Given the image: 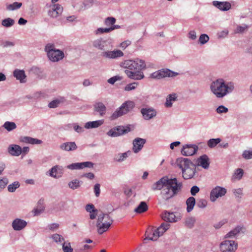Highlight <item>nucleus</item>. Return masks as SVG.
<instances>
[{"mask_svg":"<svg viewBox=\"0 0 252 252\" xmlns=\"http://www.w3.org/2000/svg\"><path fill=\"white\" fill-rule=\"evenodd\" d=\"M123 67L126 68L125 73L128 78L134 80H141L144 77L141 70L146 68L145 62L138 59L135 60H126L123 63Z\"/></svg>","mask_w":252,"mask_h":252,"instance_id":"f257e3e1","label":"nucleus"},{"mask_svg":"<svg viewBox=\"0 0 252 252\" xmlns=\"http://www.w3.org/2000/svg\"><path fill=\"white\" fill-rule=\"evenodd\" d=\"M210 89L217 98H222L231 93L234 89V86L232 82L225 83L223 79H219L212 82Z\"/></svg>","mask_w":252,"mask_h":252,"instance_id":"f03ea898","label":"nucleus"},{"mask_svg":"<svg viewBox=\"0 0 252 252\" xmlns=\"http://www.w3.org/2000/svg\"><path fill=\"white\" fill-rule=\"evenodd\" d=\"M176 163L182 169L183 177L185 179L188 180L193 177L196 172V164L188 158H177Z\"/></svg>","mask_w":252,"mask_h":252,"instance_id":"7ed1b4c3","label":"nucleus"},{"mask_svg":"<svg viewBox=\"0 0 252 252\" xmlns=\"http://www.w3.org/2000/svg\"><path fill=\"white\" fill-rule=\"evenodd\" d=\"M113 222V220L108 213L101 212L99 214L96 224L98 233L101 235L107 231Z\"/></svg>","mask_w":252,"mask_h":252,"instance_id":"20e7f679","label":"nucleus"},{"mask_svg":"<svg viewBox=\"0 0 252 252\" xmlns=\"http://www.w3.org/2000/svg\"><path fill=\"white\" fill-rule=\"evenodd\" d=\"M182 187V183L178 182L176 179V181H173L170 187H165L162 190L161 194L163 199L167 201L176 195L181 190Z\"/></svg>","mask_w":252,"mask_h":252,"instance_id":"39448f33","label":"nucleus"},{"mask_svg":"<svg viewBox=\"0 0 252 252\" xmlns=\"http://www.w3.org/2000/svg\"><path fill=\"white\" fill-rule=\"evenodd\" d=\"M45 51L47 52L49 59L53 62L62 60L64 56V53L62 51L55 49L54 44H47L45 46Z\"/></svg>","mask_w":252,"mask_h":252,"instance_id":"423d86ee","label":"nucleus"},{"mask_svg":"<svg viewBox=\"0 0 252 252\" xmlns=\"http://www.w3.org/2000/svg\"><path fill=\"white\" fill-rule=\"evenodd\" d=\"M134 103L133 101H126L111 115L109 118L110 120L111 121L115 120L127 113L134 108Z\"/></svg>","mask_w":252,"mask_h":252,"instance_id":"0eeeda50","label":"nucleus"},{"mask_svg":"<svg viewBox=\"0 0 252 252\" xmlns=\"http://www.w3.org/2000/svg\"><path fill=\"white\" fill-rule=\"evenodd\" d=\"M176 181V178L169 179L167 176L163 177L153 185L152 189L153 190H160L163 188L170 187L173 181Z\"/></svg>","mask_w":252,"mask_h":252,"instance_id":"6e6552de","label":"nucleus"},{"mask_svg":"<svg viewBox=\"0 0 252 252\" xmlns=\"http://www.w3.org/2000/svg\"><path fill=\"white\" fill-rule=\"evenodd\" d=\"M130 131V128L129 126H119L109 130L107 132V134L109 136L115 137L127 133Z\"/></svg>","mask_w":252,"mask_h":252,"instance_id":"1a4fd4ad","label":"nucleus"},{"mask_svg":"<svg viewBox=\"0 0 252 252\" xmlns=\"http://www.w3.org/2000/svg\"><path fill=\"white\" fill-rule=\"evenodd\" d=\"M178 75V73L171 71L168 69H162L153 73L151 77L154 79H159L166 77H174Z\"/></svg>","mask_w":252,"mask_h":252,"instance_id":"9d476101","label":"nucleus"},{"mask_svg":"<svg viewBox=\"0 0 252 252\" xmlns=\"http://www.w3.org/2000/svg\"><path fill=\"white\" fill-rule=\"evenodd\" d=\"M227 190L224 188L217 186L213 189L210 192V198L212 202H215L217 198L225 195Z\"/></svg>","mask_w":252,"mask_h":252,"instance_id":"9b49d317","label":"nucleus"},{"mask_svg":"<svg viewBox=\"0 0 252 252\" xmlns=\"http://www.w3.org/2000/svg\"><path fill=\"white\" fill-rule=\"evenodd\" d=\"M237 248V243L234 241L225 240L220 244L221 252H234Z\"/></svg>","mask_w":252,"mask_h":252,"instance_id":"f8f14e48","label":"nucleus"},{"mask_svg":"<svg viewBox=\"0 0 252 252\" xmlns=\"http://www.w3.org/2000/svg\"><path fill=\"white\" fill-rule=\"evenodd\" d=\"M93 45L94 47L103 51L111 50L112 48V46L110 43L102 38L94 40L93 42Z\"/></svg>","mask_w":252,"mask_h":252,"instance_id":"ddd939ff","label":"nucleus"},{"mask_svg":"<svg viewBox=\"0 0 252 252\" xmlns=\"http://www.w3.org/2000/svg\"><path fill=\"white\" fill-rule=\"evenodd\" d=\"M140 112L143 118L145 120H149L155 117L157 115V111L152 107H145L141 109Z\"/></svg>","mask_w":252,"mask_h":252,"instance_id":"4468645a","label":"nucleus"},{"mask_svg":"<svg viewBox=\"0 0 252 252\" xmlns=\"http://www.w3.org/2000/svg\"><path fill=\"white\" fill-rule=\"evenodd\" d=\"M101 55L104 58L114 59L123 56L124 53L120 50H114L113 51L107 50L102 52Z\"/></svg>","mask_w":252,"mask_h":252,"instance_id":"2eb2a0df","label":"nucleus"},{"mask_svg":"<svg viewBox=\"0 0 252 252\" xmlns=\"http://www.w3.org/2000/svg\"><path fill=\"white\" fill-rule=\"evenodd\" d=\"M158 231V228L154 229L153 226L151 228H149L146 231V235L147 236L144 239V241H145L147 240L153 241H157L161 236Z\"/></svg>","mask_w":252,"mask_h":252,"instance_id":"dca6fc26","label":"nucleus"},{"mask_svg":"<svg viewBox=\"0 0 252 252\" xmlns=\"http://www.w3.org/2000/svg\"><path fill=\"white\" fill-rule=\"evenodd\" d=\"M198 149V147L195 145L186 144L183 146L181 153L184 156H190L195 154Z\"/></svg>","mask_w":252,"mask_h":252,"instance_id":"f3484780","label":"nucleus"},{"mask_svg":"<svg viewBox=\"0 0 252 252\" xmlns=\"http://www.w3.org/2000/svg\"><path fill=\"white\" fill-rule=\"evenodd\" d=\"M94 164L91 161L76 162L67 166L68 169L71 170L81 169L85 167L93 168Z\"/></svg>","mask_w":252,"mask_h":252,"instance_id":"a211bd4d","label":"nucleus"},{"mask_svg":"<svg viewBox=\"0 0 252 252\" xmlns=\"http://www.w3.org/2000/svg\"><path fill=\"white\" fill-rule=\"evenodd\" d=\"M63 11V7L59 4H54L51 6L48 11V15L52 18H56L60 15Z\"/></svg>","mask_w":252,"mask_h":252,"instance_id":"6ab92c4d","label":"nucleus"},{"mask_svg":"<svg viewBox=\"0 0 252 252\" xmlns=\"http://www.w3.org/2000/svg\"><path fill=\"white\" fill-rule=\"evenodd\" d=\"M146 139L136 138L133 141V151L135 153L139 152L143 147L144 144L146 143Z\"/></svg>","mask_w":252,"mask_h":252,"instance_id":"aec40b11","label":"nucleus"},{"mask_svg":"<svg viewBox=\"0 0 252 252\" xmlns=\"http://www.w3.org/2000/svg\"><path fill=\"white\" fill-rule=\"evenodd\" d=\"M106 107L102 102H95L94 105V112L98 113L100 117H103L106 112Z\"/></svg>","mask_w":252,"mask_h":252,"instance_id":"412c9836","label":"nucleus"},{"mask_svg":"<svg viewBox=\"0 0 252 252\" xmlns=\"http://www.w3.org/2000/svg\"><path fill=\"white\" fill-rule=\"evenodd\" d=\"M27 224L25 220L20 219H16L13 221L12 226L14 230L19 231L25 228Z\"/></svg>","mask_w":252,"mask_h":252,"instance_id":"4be33fe9","label":"nucleus"},{"mask_svg":"<svg viewBox=\"0 0 252 252\" xmlns=\"http://www.w3.org/2000/svg\"><path fill=\"white\" fill-rule=\"evenodd\" d=\"M197 166H201L202 168L206 169L209 168L210 162L209 158L206 155H203L197 158L196 160Z\"/></svg>","mask_w":252,"mask_h":252,"instance_id":"5701e85b","label":"nucleus"},{"mask_svg":"<svg viewBox=\"0 0 252 252\" xmlns=\"http://www.w3.org/2000/svg\"><path fill=\"white\" fill-rule=\"evenodd\" d=\"M213 4L215 7L222 11H227L230 9L231 7V4L227 1L220 2L214 1Z\"/></svg>","mask_w":252,"mask_h":252,"instance_id":"b1692460","label":"nucleus"},{"mask_svg":"<svg viewBox=\"0 0 252 252\" xmlns=\"http://www.w3.org/2000/svg\"><path fill=\"white\" fill-rule=\"evenodd\" d=\"M60 147L62 150L71 151L76 150L77 146L74 142H68L63 143Z\"/></svg>","mask_w":252,"mask_h":252,"instance_id":"393cba45","label":"nucleus"},{"mask_svg":"<svg viewBox=\"0 0 252 252\" xmlns=\"http://www.w3.org/2000/svg\"><path fill=\"white\" fill-rule=\"evenodd\" d=\"M13 76L16 79L20 81L21 83L26 82V75L23 70L16 69L13 71Z\"/></svg>","mask_w":252,"mask_h":252,"instance_id":"a878e982","label":"nucleus"},{"mask_svg":"<svg viewBox=\"0 0 252 252\" xmlns=\"http://www.w3.org/2000/svg\"><path fill=\"white\" fill-rule=\"evenodd\" d=\"M8 151L12 156H18L22 153V149L17 145H12L8 147Z\"/></svg>","mask_w":252,"mask_h":252,"instance_id":"bb28decb","label":"nucleus"},{"mask_svg":"<svg viewBox=\"0 0 252 252\" xmlns=\"http://www.w3.org/2000/svg\"><path fill=\"white\" fill-rule=\"evenodd\" d=\"M175 215L173 213H170L167 211H165L161 215L162 219L168 222H175Z\"/></svg>","mask_w":252,"mask_h":252,"instance_id":"cd10ccee","label":"nucleus"},{"mask_svg":"<svg viewBox=\"0 0 252 252\" xmlns=\"http://www.w3.org/2000/svg\"><path fill=\"white\" fill-rule=\"evenodd\" d=\"M103 120H97L93 122H89L85 124V127L87 129L96 128L102 125L103 123Z\"/></svg>","mask_w":252,"mask_h":252,"instance_id":"c85d7f7f","label":"nucleus"},{"mask_svg":"<svg viewBox=\"0 0 252 252\" xmlns=\"http://www.w3.org/2000/svg\"><path fill=\"white\" fill-rule=\"evenodd\" d=\"M243 228L240 226H236L234 229L227 233L225 236L224 238H234L242 230Z\"/></svg>","mask_w":252,"mask_h":252,"instance_id":"c756f323","label":"nucleus"},{"mask_svg":"<svg viewBox=\"0 0 252 252\" xmlns=\"http://www.w3.org/2000/svg\"><path fill=\"white\" fill-rule=\"evenodd\" d=\"M148 206L147 203L144 201H142L139 205L134 210V212L138 214L144 213L147 211Z\"/></svg>","mask_w":252,"mask_h":252,"instance_id":"7c9ffc66","label":"nucleus"},{"mask_svg":"<svg viewBox=\"0 0 252 252\" xmlns=\"http://www.w3.org/2000/svg\"><path fill=\"white\" fill-rule=\"evenodd\" d=\"M187 211L188 213L190 212L193 209L195 204V199L192 197H189L186 200Z\"/></svg>","mask_w":252,"mask_h":252,"instance_id":"2f4dec72","label":"nucleus"},{"mask_svg":"<svg viewBox=\"0 0 252 252\" xmlns=\"http://www.w3.org/2000/svg\"><path fill=\"white\" fill-rule=\"evenodd\" d=\"M15 24V21L10 18H7L2 20L1 25L5 28L12 27Z\"/></svg>","mask_w":252,"mask_h":252,"instance_id":"473e14b6","label":"nucleus"},{"mask_svg":"<svg viewBox=\"0 0 252 252\" xmlns=\"http://www.w3.org/2000/svg\"><path fill=\"white\" fill-rule=\"evenodd\" d=\"M170 226L169 223L163 222L158 227V230H159L160 236H162L169 228Z\"/></svg>","mask_w":252,"mask_h":252,"instance_id":"72a5a7b5","label":"nucleus"},{"mask_svg":"<svg viewBox=\"0 0 252 252\" xmlns=\"http://www.w3.org/2000/svg\"><path fill=\"white\" fill-rule=\"evenodd\" d=\"M176 94H171L168 95L165 103V106L171 107L172 106V101L176 100Z\"/></svg>","mask_w":252,"mask_h":252,"instance_id":"f704fd0d","label":"nucleus"},{"mask_svg":"<svg viewBox=\"0 0 252 252\" xmlns=\"http://www.w3.org/2000/svg\"><path fill=\"white\" fill-rule=\"evenodd\" d=\"M92 246L87 244L85 245H79L77 246V248L75 249V252H86L87 250L92 249Z\"/></svg>","mask_w":252,"mask_h":252,"instance_id":"c9c22d12","label":"nucleus"},{"mask_svg":"<svg viewBox=\"0 0 252 252\" xmlns=\"http://www.w3.org/2000/svg\"><path fill=\"white\" fill-rule=\"evenodd\" d=\"M22 5L21 2H14L12 4L6 5V9L12 11L20 8Z\"/></svg>","mask_w":252,"mask_h":252,"instance_id":"e433bc0d","label":"nucleus"},{"mask_svg":"<svg viewBox=\"0 0 252 252\" xmlns=\"http://www.w3.org/2000/svg\"><path fill=\"white\" fill-rule=\"evenodd\" d=\"M68 187L72 189H76L80 187V181L77 179L73 180L68 184Z\"/></svg>","mask_w":252,"mask_h":252,"instance_id":"4c0bfd02","label":"nucleus"},{"mask_svg":"<svg viewBox=\"0 0 252 252\" xmlns=\"http://www.w3.org/2000/svg\"><path fill=\"white\" fill-rule=\"evenodd\" d=\"M195 221V219L194 217L187 218L185 220V225L187 227L191 228L194 226Z\"/></svg>","mask_w":252,"mask_h":252,"instance_id":"58836bf2","label":"nucleus"},{"mask_svg":"<svg viewBox=\"0 0 252 252\" xmlns=\"http://www.w3.org/2000/svg\"><path fill=\"white\" fill-rule=\"evenodd\" d=\"M3 126L8 131H11L16 128V125L14 122H6Z\"/></svg>","mask_w":252,"mask_h":252,"instance_id":"ea45409f","label":"nucleus"},{"mask_svg":"<svg viewBox=\"0 0 252 252\" xmlns=\"http://www.w3.org/2000/svg\"><path fill=\"white\" fill-rule=\"evenodd\" d=\"M221 141V139L219 138H212L210 139L208 141V146L209 148H214L215 147L217 144L220 143Z\"/></svg>","mask_w":252,"mask_h":252,"instance_id":"a19ab883","label":"nucleus"},{"mask_svg":"<svg viewBox=\"0 0 252 252\" xmlns=\"http://www.w3.org/2000/svg\"><path fill=\"white\" fill-rule=\"evenodd\" d=\"M62 99H56L52 100L48 104V107L51 108H55L59 106V104L63 102Z\"/></svg>","mask_w":252,"mask_h":252,"instance_id":"79ce46f5","label":"nucleus"},{"mask_svg":"<svg viewBox=\"0 0 252 252\" xmlns=\"http://www.w3.org/2000/svg\"><path fill=\"white\" fill-rule=\"evenodd\" d=\"M20 187V184L18 182H14L11 184L8 185L7 187V189L8 191L10 192H13L15 191V190Z\"/></svg>","mask_w":252,"mask_h":252,"instance_id":"37998d69","label":"nucleus"},{"mask_svg":"<svg viewBox=\"0 0 252 252\" xmlns=\"http://www.w3.org/2000/svg\"><path fill=\"white\" fill-rule=\"evenodd\" d=\"M62 166H60L59 165H56L53 167L50 170V175L51 177L56 178V173H57L58 170H62Z\"/></svg>","mask_w":252,"mask_h":252,"instance_id":"c03bdc74","label":"nucleus"},{"mask_svg":"<svg viewBox=\"0 0 252 252\" xmlns=\"http://www.w3.org/2000/svg\"><path fill=\"white\" fill-rule=\"evenodd\" d=\"M45 210L44 206H37L36 208L34 209L32 212L33 213L34 216H38L41 213H43Z\"/></svg>","mask_w":252,"mask_h":252,"instance_id":"a18cd8bd","label":"nucleus"},{"mask_svg":"<svg viewBox=\"0 0 252 252\" xmlns=\"http://www.w3.org/2000/svg\"><path fill=\"white\" fill-rule=\"evenodd\" d=\"M209 40V37L206 34H201L199 36L198 41L201 44L206 43Z\"/></svg>","mask_w":252,"mask_h":252,"instance_id":"49530a36","label":"nucleus"},{"mask_svg":"<svg viewBox=\"0 0 252 252\" xmlns=\"http://www.w3.org/2000/svg\"><path fill=\"white\" fill-rule=\"evenodd\" d=\"M116 20L114 17H109L104 21V24L107 26H112L116 23Z\"/></svg>","mask_w":252,"mask_h":252,"instance_id":"de8ad7c7","label":"nucleus"},{"mask_svg":"<svg viewBox=\"0 0 252 252\" xmlns=\"http://www.w3.org/2000/svg\"><path fill=\"white\" fill-rule=\"evenodd\" d=\"M249 26L247 25H245L244 26H238L235 31V32L236 33H242L247 30Z\"/></svg>","mask_w":252,"mask_h":252,"instance_id":"09e8293b","label":"nucleus"},{"mask_svg":"<svg viewBox=\"0 0 252 252\" xmlns=\"http://www.w3.org/2000/svg\"><path fill=\"white\" fill-rule=\"evenodd\" d=\"M244 174V171L241 168H238L236 169L234 173V176L235 178L237 179L238 180H240Z\"/></svg>","mask_w":252,"mask_h":252,"instance_id":"8fccbe9b","label":"nucleus"},{"mask_svg":"<svg viewBox=\"0 0 252 252\" xmlns=\"http://www.w3.org/2000/svg\"><path fill=\"white\" fill-rule=\"evenodd\" d=\"M51 238L56 243L61 242L64 240L62 235L57 233L53 234Z\"/></svg>","mask_w":252,"mask_h":252,"instance_id":"3c124183","label":"nucleus"},{"mask_svg":"<svg viewBox=\"0 0 252 252\" xmlns=\"http://www.w3.org/2000/svg\"><path fill=\"white\" fill-rule=\"evenodd\" d=\"M131 151H128L126 152L120 154L119 155V158L117 159V161L118 162H121L124 161L125 158H126L128 156H129L131 154Z\"/></svg>","mask_w":252,"mask_h":252,"instance_id":"603ef678","label":"nucleus"},{"mask_svg":"<svg viewBox=\"0 0 252 252\" xmlns=\"http://www.w3.org/2000/svg\"><path fill=\"white\" fill-rule=\"evenodd\" d=\"M207 205V201L206 200L204 199H199L197 203V206L199 208H204Z\"/></svg>","mask_w":252,"mask_h":252,"instance_id":"864d4df0","label":"nucleus"},{"mask_svg":"<svg viewBox=\"0 0 252 252\" xmlns=\"http://www.w3.org/2000/svg\"><path fill=\"white\" fill-rule=\"evenodd\" d=\"M243 157L246 159H250L252 158V150H245L242 154Z\"/></svg>","mask_w":252,"mask_h":252,"instance_id":"5fc2aeb1","label":"nucleus"},{"mask_svg":"<svg viewBox=\"0 0 252 252\" xmlns=\"http://www.w3.org/2000/svg\"><path fill=\"white\" fill-rule=\"evenodd\" d=\"M8 181L6 178L0 179V191H1L8 184Z\"/></svg>","mask_w":252,"mask_h":252,"instance_id":"6e6d98bb","label":"nucleus"},{"mask_svg":"<svg viewBox=\"0 0 252 252\" xmlns=\"http://www.w3.org/2000/svg\"><path fill=\"white\" fill-rule=\"evenodd\" d=\"M122 79V77L120 76H115L108 80V82L111 84H114L117 81H120Z\"/></svg>","mask_w":252,"mask_h":252,"instance_id":"4d7b16f0","label":"nucleus"},{"mask_svg":"<svg viewBox=\"0 0 252 252\" xmlns=\"http://www.w3.org/2000/svg\"><path fill=\"white\" fill-rule=\"evenodd\" d=\"M111 32V30L110 28H98L95 31V34H98L99 33H103L104 32Z\"/></svg>","mask_w":252,"mask_h":252,"instance_id":"13d9d810","label":"nucleus"},{"mask_svg":"<svg viewBox=\"0 0 252 252\" xmlns=\"http://www.w3.org/2000/svg\"><path fill=\"white\" fill-rule=\"evenodd\" d=\"M86 210L90 213H92V212H98L97 210L95 209L94 205L92 204H87L86 206Z\"/></svg>","mask_w":252,"mask_h":252,"instance_id":"bf43d9fd","label":"nucleus"},{"mask_svg":"<svg viewBox=\"0 0 252 252\" xmlns=\"http://www.w3.org/2000/svg\"><path fill=\"white\" fill-rule=\"evenodd\" d=\"M137 85V83L136 82L130 83L127 85L125 88V90L126 91H129L134 90Z\"/></svg>","mask_w":252,"mask_h":252,"instance_id":"052dcab7","label":"nucleus"},{"mask_svg":"<svg viewBox=\"0 0 252 252\" xmlns=\"http://www.w3.org/2000/svg\"><path fill=\"white\" fill-rule=\"evenodd\" d=\"M63 250L64 252H72L73 249L70 246V243H68L67 245H65L64 243L63 244Z\"/></svg>","mask_w":252,"mask_h":252,"instance_id":"680f3d73","label":"nucleus"},{"mask_svg":"<svg viewBox=\"0 0 252 252\" xmlns=\"http://www.w3.org/2000/svg\"><path fill=\"white\" fill-rule=\"evenodd\" d=\"M33 138L29 136H24L21 138V141L31 144L32 143Z\"/></svg>","mask_w":252,"mask_h":252,"instance_id":"e2e57ef3","label":"nucleus"},{"mask_svg":"<svg viewBox=\"0 0 252 252\" xmlns=\"http://www.w3.org/2000/svg\"><path fill=\"white\" fill-rule=\"evenodd\" d=\"M218 113H226L228 112V109L223 105L219 106L216 110Z\"/></svg>","mask_w":252,"mask_h":252,"instance_id":"0e129e2a","label":"nucleus"},{"mask_svg":"<svg viewBox=\"0 0 252 252\" xmlns=\"http://www.w3.org/2000/svg\"><path fill=\"white\" fill-rule=\"evenodd\" d=\"M188 38L191 40H194L196 39V32L195 31H190L188 33Z\"/></svg>","mask_w":252,"mask_h":252,"instance_id":"69168bd1","label":"nucleus"},{"mask_svg":"<svg viewBox=\"0 0 252 252\" xmlns=\"http://www.w3.org/2000/svg\"><path fill=\"white\" fill-rule=\"evenodd\" d=\"M200 190L199 188L197 186H193L190 189V193L192 196H195Z\"/></svg>","mask_w":252,"mask_h":252,"instance_id":"338daca9","label":"nucleus"},{"mask_svg":"<svg viewBox=\"0 0 252 252\" xmlns=\"http://www.w3.org/2000/svg\"><path fill=\"white\" fill-rule=\"evenodd\" d=\"M100 185L99 184H96L94 186V191L95 193V195L96 197H98L99 196L100 194Z\"/></svg>","mask_w":252,"mask_h":252,"instance_id":"774afa93","label":"nucleus"}]
</instances>
